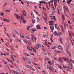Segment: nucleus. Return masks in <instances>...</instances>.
<instances>
[{
	"label": "nucleus",
	"instance_id": "41",
	"mask_svg": "<svg viewBox=\"0 0 74 74\" xmlns=\"http://www.w3.org/2000/svg\"><path fill=\"white\" fill-rule=\"evenodd\" d=\"M46 46H47V48H48V49H49L50 47H49V45H46Z\"/></svg>",
	"mask_w": 74,
	"mask_h": 74
},
{
	"label": "nucleus",
	"instance_id": "14",
	"mask_svg": "<svg viewBox=\"0 0 74 74\" xmlns=\"http://www.w3.org/2000/svg\"><path fill=\"white\" fill-rule=\"evenodd\" d=\"M24 41L25 42H26V44H27L28 45L30 44V42L25 40H24Z\"/></svg>",
	"mask_w": 74,
	"mask_h": 74
},
{
	"label": "nucleus",
	"instance_id": "2",
	"mask_svg": "<svg viewBox=\"0 0 74 74\" xmlns=\"http://www.w3.org/2000/svg\"><path fill=\"white\" fill-rule=\"evenodd\" d=\"M14 16L17 19H22V18H24L23 15H22L20 17L19 15H18L16 14H14Z\"/></svg>",
	"mask_w": 74,
	"mask_h": 74
},
{
	"label": "nucleus",
	"instance_id": "9",
	"mask_svg": "<svg viewBox=\"0 0 74 74\" xmlns=\"http://www.w3.org/2000/svg\"><path fill=\"white\" fill-rule=\"evenodd\" d=\"M63 34V33L62 32L59 31L57 33V36L59 37H60V36H62Z\"/></svg>",
	"mask_w": 74,
	"mask_h": 74
},
{
	"label": "nucleus",
	"instance_id": "21",
	"mask_svg": "<svg viewBox=\"0 0 74 74\" xmlns=\"http://www.w3.org/2000/svg\"><path fill=\"white\" fill-rule=\"evenodd\" d=\"M21 20L23 21V23H26V20L23 19V18H21Z\"/></svg>",
	"mask_w": 74,
	"mask_h": 74
},
{
	"label": "nucleus",
	"instance_id": "46",
	"mask_svg": "<svg viewBox=\"0 0 74 74\" xmlns=\"http://www.w3.org/2000/svg\"><path fill=\"white\" fill-rule=\"evenodd\" d=\"M50 41L51 42H53V39H52L50 38Z\"/></svg>",
	"mask_w": 74,
	"mask_h": 74
},
{
	"label": "nucleus",
	"instance_id": "61",
	"mask_svg": "<svg viewBox=\"0 0 74 74\" xmlns=\"http://www.w3.org/2000/svg\"><path fill=\"white\" fill-rule=\"evenodd\" d=\"M9 66H10V67L11 68H13V66H12L11 65H9Z\"/></svg>",
	"mask_w": 74,
	"mask_h": 74
},
{
	"label": "nucleus",
	"instance_id": "48",
	"mask_svg": "<svg viewBox=\"0 0 74 74\" xmlns=\"http://www.w3.org/2000/svg\"><path fill=\"white\" fill-rule=\"evenodd\" d=\"M43 19H45L46 20V22H47V19H46V17H44V16H43Z\"/></svg>",
	"mask_w": 74,
	"mask_h": 74
},
{
	"label": "nucleus",
	"instance_id": "49",
	"mask_svg": "<svg viewBox=\"0 0 74 74\" xmlns=\"http://www.w3.org/2000/svg\"><path fill=\"white\" fill-rule=\"evenodd\" d=\"M22 58L24 60H25V61L26 60V58H25L23 57H22Z\"/></svg>",
	"mask_w": 74,
	"mask_h": 74
},
{
	"label": "nucleus",
	"instance_id": "63",
	"mask_svg": "<svg viewBox=\"0 0 74 74\" xmlns=\"http://www.w3.org/2000/svg\"><path fill=\"white\" fill-rule=\"evenodd\" d=\"M69 27L71 29H73V28L71 25H69Z\"/></svg>",
	"mask_w": 74,
	"mask_h": 74
},
{
	"label": "nucleus",
	"instance_id": "44",
	"mask_svg": "<svg viewBox=\"0 0 74 74\" xmlns=\"http://www.w3.org/2000/svg\"><path fill=\"white\" fill-rule=\"evenodd\" d=\"M17 71H19V72H21V70H20V69H19V68H18V67H17Z\"/></svg>",
	"mask_w": 74,
	"mask_h": 74
},
{
	"label": "nucleus",
	"instance_id": "55",
	"mask_svg": "<svg viewBox=\"0 0 74 74\" xmlns=\"http://www.w3.org/2000/svg\"><path fill=\"white\" fill-rule=\"evenodd\" d=\"M53 35H52L51 36L50 38H51V39H52V38H53Z\"/></svg>",
	"mask_w": 74,
	"mask_h": 74
},
{
	"label": "nucleus",
	"instance_id": "39",
	"mask_svg": "<svg viewBox=\"0 0 74 74\" xmlns=\"http://www.w3.org/2000/svg\"><path fill=\"white\" fill-rule=\"evenodd\" d=\"M57 48V47L56 46H55L53 47L52 49H54V48L55 49V48Z\"/></svg>",
	"mask_w": 74,
	"mask_h": 74
},
{
	"label": "nucleus",
	"instance_id": "26",
	"mask_svg": "<svg viewBox=\"0 0 74 74\" xmlns=\"http://www.w3.org/2000/svg\"><path fill=\"white\" fill-rule=\"evenodd\" d=\"M60 42L62 44H63V42H62V38H60Z\"/></svg>",
	"mask_w": 74,
	"mask_h": 74
},
{
	"label": "nucleus",
	"instance_id": "6",
	"mask_svg": "<svg viewBox=\"0 0 74 74\" xmlns=\"http://www.w3.org/2000/svg\"><path fill=\"white\" fill-rule=\"evenodd\" d=\"M36 46L37 48H36V49H38V48H40V47H41V44L40 43H37L36 45Z\"/></svg>",
	"mask_w": 74,
	"mask_h": 74
},
{
	"label": "nucleus",
	"instance_id": "25",
	"mask_svg": "<svg viewBox=\"0 0 74 74\" xmlns=\"http://www.w3.org/2000/svg\"><path fill=\"white\" fill-rule=\"evenodd\" d=\"M32 64H34V65H35V66H38V65L36 63H34V62H32Z\"/></svg>",
	"mask_w": 74,
	"mask_h": 74
},
{
	"label": "nucleus",
	"instance_id": "27",
	"mask_svg": "<svg viewBox=\"0 0 74 74\" xmlns=\"http://www.w3.org/2000/svg\"><path fill=\"white\" fill-rule=\"evenodd\" d=\"M53 34H54V36H56L57 34V32H56V31H54V33H53Z\"/></svg>",
	"mask_w": 74,
	"mask_h": 74
},
{
	"label": "nucleus",
	"instance_id": "59",
	"mask_svg": "<svg viewBox=\"0 0 74 74\" xmlns=\"http://www.w3.org/2000/svg\"><path fill=\"white\" fill-rule=\"evenodd\" d=\"M12 56H13L14 57V58H16V55H14V54H13L12 55Z\"/></svg>",
	"mask_w": 74,
	"mask_h": 74
},
{
	"label": "nucleus",
	"instance_id": "35",
	"mask_svg": "<svg viewBox=\"0 0 74 74\" xmlns=\"http://www.w3.org/2000/svg\"><path fill=\"white\" fill-rule=\"evenodd\" d=\"M62 19L63 20V21H64V19H65L64 18V15H62Z\"/></svg>",
	"mask_w": 74,
	"mask_h": 74
},
{
	"label": "nucleus",
	"instance_id": "11",
	"mask_svg": "<svg viewBox=\"0 0 74 74\" xmlns=\"http://www.w3.org/2000/svg\"><path fill=\"white\" fill-rule=\"evenodd\" d=\"M50 29L51 30V32H53V30H54V27H53V26L51 25L50 26Z\"/></svg>",
	"mask_w": 74,
	"mask_h": 74
},
{
	"label": "nucleus",
	"instance_id": "60",
	"mask_svg": "<svg viewBox=\"0 0 74 74\" xmlns=\"http://www.w3.org/2000/svg\"><path fill=\"white\" fill-rule=\"evenodd\" d=\"M16 34H17V35H19V33H18L17 31H16Z\"/></svg>",
	"mask_w": 74,
	"mask_h": 74
},
{
	"label": "nucleus",
	"instance_id": "52",
	"mask_svg": "<svg viewBox=\"0 0 74 74\" xmlns=\"http://www.w3.org/2000/svg\"><path fill=\"white\" fill-rule=\"evenodd\" d=\"M24 54L25 55H26V56H29V55L28 54H27V53H24Z\"/></svg>",
	"mask_w": 74,
	"mask_h": 74
},
{
	"label": "nucleus",
	"instance_id": "47",
	"mask_svg": "<svg viewBox=\"0 0 74 74\" xmlns=\"http://www.w3.org/2000/svg\"><path fill=\"white\" fill-rule=\"evenodd\" d=\"M40 26V25L39 24H38L36 25V27H37V28H38V27H39Z\"/></svg>",
	"mask_w": 74,
	"mask_h": 74
},
{
	"label": "nucleus",
	"instance_id": "8",
	"mask_svg": "<svg viewBox=\"0 0 74 74\" xmlns=\"http://www.w3.org/2000/svg\"><path fill=\"white\" fill-rule=\"evenodd\" d=\"M66 50L68 55L69 57H70V58H71V53H70V51L68 50H67V49H66Z\"/></svg>",
	"mask_w": 74,
	"mask_h": 74
},
{
	"label": "nucleus",
	"instance_id": "4",
	"mask_svg": "<svg viewBox=\"0 0 74 74\" xmlns=\"http://www.w3.org/2000/svg\"><path fill=\"white\" fill-rule=\"evenodd\" d=\"M32 38H30L32 42H34L36 40V38L34 37V36L33 35H31Z\"/></svg>",
	"mask_w": 74,
	"mask_h": 74
},
{
	"label": "nucleus",
	"instance_id": "19",
	"mask_svg": "<svg viewBox=\"0 0 74 74\" xmlns=\"http://www.w3.org/2000/svg\"><path fill=\"white\" fill-rule=\"evenodd\" d=\"M27 48L29 50H30L31 51H32V49H33V48H32L30 46L28 47Z\"/></svg>",
	"mask_w": 74,
	"mask_h": 74
},
{
	"label": "nucleus",
	"instance_id": "15",
	"mask_svg": "<svg viewBox=\"0 0 74 74\" xmlns=\"http://www.w3.org/2000/svg\"><path fill=\"white\" fill-rule=\"evenodd\" d=\"M55 52H56V53H62V52L61 51L59 50L55 51Z\"/></svg>",
	"mask_w": 74,
	"mask_h": 74
},
{
	"label": "nucleus",
	"instance_id": "13",
	"mask_svg": "<svg viewBox=\"0 0 74 74\" xmlns=\"http://www.w3.org/2000/svg\"><path fill=\"white\" fill-rule=\"evenodd\" d=\"M57 0H54V5L56 7V6L57 5V4H56V3H57V2L56 1Z\"/></svg>",
	"mask_w": 74,
	"mask_h": 74
},
{
	"label": "nucleus",
	"instance_id": "51",
	"mask_svg": "<svg viewBox=\"0 0 74 74\" xmlns=\"http://www.w3.org/2000/svg\"><path fill=\"white\" fill-rule=\"evenodd\" d=\"M71 2V0H69L67 2L68 4H70V3Z\"/></svg>",
	"mask_w": 74,
	"mask_h": 74
},
{
	"label": "nucleus",
	"instance_id": "5",
	"mask_svg": "<svg viewBox=\"0 0 74 74\" xmlns=\"http://www.w3.org/2000/svg\"><path fill=\"white\" fill-rule=\"evenodd\" d=\"M47 69H48L50 70V71H55V69H54V68L53 67H49L47 68Z\"/></svg>",
	"mask_w": 74,
	"mask_h": 74
},
{
	"label": "nucleus",
	"instance_id": "50",
	"mask_svg": "<svg viewBox=\"0 0 74 74\" xmlns=\"http://www.w3.org/2000/svg\"><path fill=\"white\" fill-rule=\"evenodd\" d=\"M54 71L55 74H58V72H57L56 70H54Z\"/></svg>",
	"mask_w": 74,
	"mask_h": 74
},
{
	"label": "nucleus",
	"instance_id": "18",
	"mask_svg": "<svg viewBox=\"0 0 74 74\" xmlns=\"http://www.w3.org/2000/svg\"><path fill=\"white\" fill-rule=\"evenodd\" d=\"M51 7L53 10V11H55V8H54V6H53V4H52Z\"/></svg>",
	"mask_w": 74,
	"mask_h": 74
},
{
	"label": "nucleus",
	"instance_id": "36",
	"mask_svg": "<svg viewBox=\"0 0 74 74\" xmlns=\"http://www.w3.org/2000/svg\"><path fill=\"white\" fill-rule=\"evenodd\" d=\"M61 28L62 31H64V29L62 26H61Z\"/></svg>",
	"mask_w": 74,
	"mask_h": 74
},
{
	"label": "nucleus",
	"instance_id": "28",
	"mask_svg": "<svg viewBox=\"0 0 74 74\" xmlns=\"http://www.w3.org/2000/svg\"><path fill=\"white\" fill-rule=\"evenodd\" d=\"M66 69H67V71H70L69 66H68L67 68H66Z\"/></svg>",
	"mask_w": 74,
	"mask_h": 74
},
{
	"label": "nucleus",
	"instance_id": "23",
	"mask_svg": "<svg viewBox=\"0 0 74 74\" xmlns=\"http://www.w3.org/2000/svg\"><path fill=\"white\" fill-rule=\"evenodd\" d=\"M5 18L3 19V21H6V22H10V21L6 19H5Z\"/></svg>",
	"mask_w": 74,
	"mask_h": 74
},
{
	"label": "nucleus",
	"instance_id": "20",
	"mask_svg": "<svg viewBox=\"0 0 74 74\" xmlns=\"http://www.w3.org/2000/svg\"><path fill=\"white\" fill-rule=\"evenodd\" d=\"M32 23H36V20L33 19L32 20Z\"/></svg>",
	"mask_w": 74,
	"mask_h": 74
},
{
	"label": "nucleus",
	"instance_id": "7",
	"mask_svg": "<svg viewBox=\"0 0 74 74\" xmlns=\"http://www.w3.org/2000/svg\"><path fill=\"white\" fill-rule=\"evenodd\" d=\"M49 16L50 17V18H51V19H54V21H56V17L55 16H52L51 15Z\"/></svg>",
	"mask_w": 74,
	"mask_h": 74
},
{
	"label": "nucleus",
	"instance_id": "29",
	"mask_svg": "<svg viewBox=\"0 0 74 74\" xmlns=\"http://www.w3.org/2000/svg\"><path fill=\"white\" fill-rule=\"evenodd\" d=\"M45 61H46L47 60V61H48V58L47 57H46L45 58Z\"/></svg>",
	"mask_w": 74,
	"mask_h": 74
},
{
	"label": "nucleus",
	"instance_id": "45",
	"mask_svg": "<svg viewBox=\"0 0 74 74\" xmlns=\"http://www.w3.org/2000/svg\"><path fill=\"white\" fill-rule=\"evenodd\" d=\"M52 58L53 59H54L55 60H57V59H56V58L55 57H54L52 56Z\"/></svg>",
	"mask_w": 74,
	"mask_h": 74
},
{
	"label": "nucleus",
	"instance_id": "31",
	"mask_svg": "<svg viewBox=\"0 0 74 74\" xmlns=\"http://www.w3.org/2000/svg\"><path fill=\"white\" fill-rule=\"evenodd\" d=\"M42 73H43V74H46V72L45 71V70H43L42 72Z\"/></svg>",
	"mask_w": 74,
	"mask_h": 74
},
{
	"label": "nucleus",
	"instance_id": "33",
	"mask_svg": "<svg viewBox=\"0 0 74 74\" xmlns=\"http://www.w3.org/2000/svg\"><path fill=\"white\" fill-rule=\"evenodd\" d=\"M39 3H45V2L44 1H40Z\"/></svg>",
	"mask_w": 74,
	"mask_h": 74
},
{
	"label": "nucleus",
	"instance_id": "42",
	"mask_svg": "<svg viewBox=\"0 0 74 74\" xmlns=\"http://www.w3.org/2000/svg\"><path fill=\"white\" fill-rule=\"evenodd\" d=\"M6 12H11V10L10 9H8L7 10H5Z\"/></svg>",
	"mask_w": 74,
	"mask_h": 74
},
{
	"label": "nucleus",
	"instance_id": "56",
	"mask_svg": "<svg viewBox=\"0 0 74 74\" xmlns=\"http://www.w3.org/2000/svg\"><path fill=\"white\" fill-rule=\"evenodd\" d=\"M37 68H38V69H39L40 70H41V68L39 66H38Z\"/></svg>",
	"mask_w": 74,
	"mask_h": 74
},
{
	"label": "nucleus",
	"instance_id": "1",
	"mask_svg": "<svg viewBox=\"0 0 74 74\" xmlns=\"http://www.w3.org/2000/svg\"><path fill=\"white\" fill-rule=\"evenodd\" d=\"M62 60H67V62L69 63V67L70 68L71 70H72V67H73V66L72 65V63L70 62V60H69L66 57H62V58H60L59 59V61L61 62L62 63H63V61Z\"/></svg>",
	"mask_w": 74,
	"mask_h": 74
},
{
	"label": "nucleus",
	"instance_id": "53",
	"mask_svg": "<svg viewBox=\"0 0 74 74\" xmlns=\"http://www.w3.org/2000/svg\"><path fill=\"white\" fill-rule=\"evenodd\" d=\"M57 12L58 13L59 15V9H58V8H57Z\"/></svg>",
	"mask_w": 74,
	"mask_h": 74
},
{
	"label": "nucleus",
	"instance_id": "64",
	"mask_svg": "<svg viewBox=\"0 0 74 74\" xmlns=\"http://www.w3.org/2000/svg\"><path fill=\"white\" fill-rule=\"evenodd\" d=\"M17 40V41H19V42H21V41L20 40H19V39H18Z\"/></svg>",
	"mask_w": 74,
	"mask_h": 74
},
{
	"label": "nucleus",
	"instance_id": "62",
	"mask_svg": "<svg viewBox=\"0 0 74 74\" xmlns=\"http://www.w3.org/2000/svg\"><path fill=\"white\" fill-rule=\"evenodd\" d=\"M64 9H66L67 8H66V6H64Z\"/></svg>",
	"mask_w": 74,
	"mask_h": 74
},
{
	"label": "nucleus",
	"instance_id": "40",
	"mask_svg": "<svg viewBox=\"0 0 74 74\" xmlns=\"http://www.w3.org/2000/svg\"><path fill=\"white\" fill-rule=\"evenodd\" d=\"M49 23H53L54 22V21H49Z\"/></svg>",
	"mask_w": 74,
	"mask_h": 74
},
{
	"label": "nucleus",
	"instance_id": "43",
	"mask_svg": "<svg viewBox=\"0 0 74 74\" xmlns=\"http://www.w3.org/2000/svg\"><path fill=\"white\" fill-rule=\"evenodd\" d=\"M26 62H27V63H30V64H31V62H30V61L29 60H27Z\"/></svg>",
	"mask_w": 74,
	"mask_h": 74
},
{
	"label": "nucleus",
	"instance_id": "57",
	"mask_svg": "<svg viewBox=\"0 0 74 74\" xmlns=\"http://www.w3.org/2000/svg\"><path fill=\"white\" fill-rule=\"evenodd\" d=\"M63 67L64 68V69H67V67H66V66H65L64 65L63 66Z\"/></svg>",
	"mask_w": 74,
	"mask_h": 74
},
{
	"label": "nucleus",
	"instance_id": "16",
	"mask_svg": "<svg viewBox=\"0 0 74 74\" xmlns=\"http://www.w3.org/2000/svg\"><path fill=\"white\" fill-rule=\"evenodd\" d=\"M7 60L8 62H10L12 63V64H14V63H13V62H12V60H10V59H8V58H7Z\"/></svg>",
	"mask_w": 74,
	"mask_h": 74
},
{
	"label": "nucleus",
	"instance_id": "22",
	"mask_svg": "<svg viewBox=\"0 0 74 74\" xmlns=\"http://www.w3.org/2000/svg\"><path fill=\"white\" fill-rule=\"evenodd\" d=\"M0 15L1 16H3V15H4V12H0Z\"/></svg>",
	"mask_w": 74,
	"mask_h": 74
},
{
	"label": "nucleus",
	"instance_id": "24",
	"mask_svg": "<svg viewBox=\"0 0 74 74\" xmlns=\"http://www.w3.org/2000/svg\"><path fill=\"white\" fill-rule=\"evenodd\" d=\"M58 48H59V49H60L61 50H63V48H62V47L60 45H58Z\"/></svg>",
	"mask_w": 74,
	"mask_h": 74
},
{
	"label": "nucleus",
	"instance_id": "30",
	"mask_svg": "<svg viewBox=\"0 0 74 74\" xmlns=\"http://www.w3.org/2000/svg\"><path fill=\"white\" fill-rule=\"evenodd\" d=\"M70 62H72V63L74 64V61L73 60H72L71 59H70Z\"/></svg>",
	"mask_w": 74,
	"mask_h": 74
},
{
	"label": "nucleus",
	"instance_id": "58",
	"mask_svg": "<svg viewBox=\"0 0 74 74\" xmlns=\"http://www.w3.org/2000/svg\"><path fill=\"white\" fill-rule=\"evenodd\" d=\"M4 63L6 64H7V62L6 61H4Z\"/></svg>",
	"mask_w": 74,
	"mask_h": 74
},
{
	"label": "nucleus",
	"instance_id": "17",
	"mask_svg": "<svg viewBox=\"0 0 74 74\" xmlns=\"http://www.w3.org/2000/svg\"><path fill=\"white\" fill-rule=\"evenodd\" d=\"M34 11L35 12V13L36 14V15H38V16H40V15L38 14V13L37 12L36 10H34Z\"/></svg>",
	"mask_w": 74,
	"mask_h": 74
},
{
	"label": "nucleus",
	"instance_id": "34",
	"mask_svg": "<svg viewBox=\"0 0 74 74\" xmlns=\"http://www.w3.org/2000/svg\"><path fill=\"white\" fill-rule=\"evenodd\" d=\"M36 18L37 19V22H39L40 21V19H39V18H38V17H36Z\"/></svg>",
	"mask_w": 74,
	"mask_h": 74
},
{
	"label": "nucleus",
	"instance_id": "38",
	"mask_svg": "<svg viewBox=\"0 0 74 74\" xmlns=\"http://www.w3.org/2000/svg\"><path fill=\"white\" fill-rule=\"evenodd\" d=\"M30 26H28L27 27V30H29V29H30Z\"/></svg>",
	"mask_w": 74,
	"mask_h": 74
},
{
	"label": "nucleus",
	"instance_id": "10",
	"mask_svg": "<svg viewBox=\"0 0 74 74\" xmlns=\"http://www.w3.org/2000/svg\"><path fill=\"white\" fill-rule=\"evenodd\" d=\"M44 65L47 69V68H48L49 66V65H48V64L46 62L44 63Z\"/></svg>",
	"mask_w": 74,
	"mask_h": 74
},
{
	"label": "nucleus",
	"instance_id": "12",
	"mask_svg": "<svg viewBox=\"0 0 74 74\" xmlns=\"http://www.w3.org/2000/svg\"><path fill=\"white\" fill-rule=\"evenodd\" d=\"M37 31L36 29H31L30 31V32L31 33H33L34 32Z\"/></svg>",
	"mask_w": 74,
	"mask_h": 74
},
{
	"label": "nucleus",
	"instance_id": "3",
	"mask_svg": "<svg viewBox=\"0 0 74 74\" xmlns=\"http://www.w3.org/2000/svg\"><path fill=\"white\" fill-rule=\"evenodd\" d=\"M25 67L27 68H29V69H30L31 70H32L33 71H35V70L34 69H33V67L30 65H25Z\"/></svg>",
	"mask_w": 74,
	"mask_h": 74
},
{
	"label": "nucleus",
	"instance_id": "32",
	"mask_svg": "<svg viewBox=\"0 0 74 74\" xmlns=\"http://www.w3.org/2000/svg\"><path fill=\"white\" fill-rule=\"evenodd\" d=\"M29 55H33V56H34V53H31V52H29Z\"/></svg>",
	"mask_w": 74,
	"mask_h": 74
},
{
	"label": "nucleus",
	"instance_id": "54",
	"mask_svg": "<svg viewBox=\"0 0 74 74\" xmlns=\"http://www.w3.org/2000/svg\"><path fill=\"white\" fill-rule=\"evenodd\" d=\"M55 28H56V29H57V24H55Z\"/></svg>",
	"mask_w": 74,
	"mask_h": 74
},
{
	"label": "nucleus",
	"instance_id": "37",
	"mask_svg": "<svg viewBox=\"0 0 74 74\" xmlns=\"http://www.w3.org/2000/svg\"><path fill=\"white\" fill-rule=\"evenodd\" d=\"M48 63L49 64H50V65H52V62L50 61H48Z\"/></svg>",
	"mask_w": 74,
	"mask_h": 74
}]
</instances>
